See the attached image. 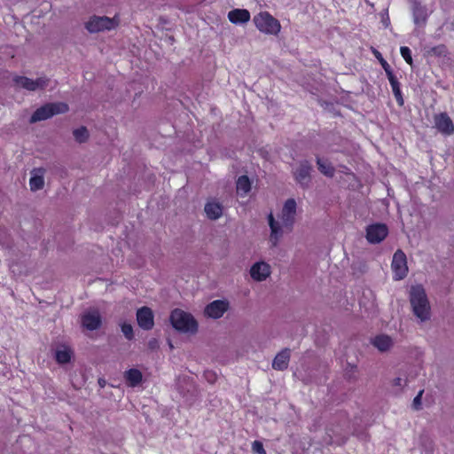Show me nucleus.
<instances>
[{"mask_svg": "<svg viewBox=\"0 0 454 454\" xmlns=\"http://www.w3.org/2000/svg\"><path fill=\"white\" fill-rule=\"evenodd\" d=\"M296 201L294 199H288L282 208L280 223L276 221L272 214L268 216L270 228V241L276 247L283 235V228L290 230L294 223L296 215Z\"/></svg>", "mask_w": 454, "mask_h": 454, "instance_id": "f257e3e1", "label": "nucleus"}, {"mask_svg": "<svg viewBox=\"0 0 454 454\" xmlns=\"http://www.w3.org/2000/svg\"><path fill=\"white\" fill-rule=\"evenodd\" d=\"M410 301L415 316L421 321L429 319L430 307L424 288L421 286H411Z\"/></svg>", "mask_w": 454, "mask_h": 454, "instance_id": "f03ea898", "label": "nucleus"}, {"mask_svg": "<svg viewBox=\"0 0 454 454\" xmlns=\"http://www.w3.org/2000/svg\"><path fill=\"white\" fill-rule=\"evenodd\" d=\"M170 322L176 330L182 333H194L198 328V324L193 317L179 309L172 311Z\"/></svg>", "mask_w": 454, "mask_h": 454, "instance_id": "7ed1b4c3", "label": "nucleus"}, {"mask_svg": "<svg viewBox=\"0 0 454 454\" xmlns=\"http://www.w3.org/2000/svg\"><path fill=\"white\" fill-rule=\"evenodd\" d=\"M253 22L256 28L265 35H276L281 29L279 21L268 12H261L254 15Z\"/></svg>", "mask_w": 454, "mask_h": 454, "instance_id": "20e7f679", "label": "nucleus"}, {"mask_svg": "<svg viewBox=\"0 0 454 454\" xmlns=\"http://www.w3.org/2000/svg\"><path fill=\"white\" fill-rule=\"evenodd\" d=\"M68 110V106L65 103H49L39 108L30 117V122L35 123L37 121L47 120L56 114H64Z\"/></svg>", "mask_w": 454, "mask_h": 454, "instance_id": "39448f33", "label": "nucleus"}, {"mask_svg": "<svg viewBox=\"0 0 454 454\" xmlns=\"http://www.w3.org/2000/svg\"><path fill=\"white\" fill-rule=\"evenodd\" d=\"M119 24V20L108 18L106 16H94L86 23V28L90 33H98L105 30L115 28Z\"/></svg>", "mask_w": 454, "mask_h": 454, "instance_id": "423d86ee", "label": "nucleus"}, {"mask_svg": "<svg viewBox=\"0 0 454 454\" xmlns=\"http://www.w3.org/2000/svg\"><path fill=\"white\" fill-rule=\"evenodd\" d=\"M13 81L18 87L28 91L42 90L49 84V79L45 76H41L35 80L26 76H17Z\"/></svg>", "mask_w": 454, "mask_h": 454, "instance_id": "0eeeda50", "label": "nucleus"}, {"mask_svg": "<svg viewBox=\"0 0 454 454\" xmlns=\"http://www.w3.org/2000/svg\"><path fill=\"white\" fill-rule=\"evenodd\" d=\"M393 278L395 280L403 279L408 273L407 259L402 250H397L394 255L391 263Z\"/></svg>", "mask_w": 454, "mask_h": 454, "instance_id": "6e6552de", "label": "nucleus"}, {"mask_svg": "<svg viewBox=\"0 0 454 454\" xmlns=\"http://www.w3.org/2000/svg\"><path fill=\"white\" fill-rule=\"evenodd\" d=\"M81 324L83 328L89 331L98 329L102 324L100 313L96 309L83 312L81 317Z\"/></svg>", "mask_w": 454, "mask_h": 454, "instance_id": "1a4fd4ad", "label": "nucleus"}, {"mask_svg": "<svg viewBox=\"0 0 454 454\" xmlns=\"http://www.w3.org/2000/svg\"><path fill=\"white\" fill-rule=\"evenodd\" d=\"M434 127L439 132L445 136L454 133V124L446 113L435 114L434 117Z\"/></svg>", "mask_w": 454, "mask_h": 454, "instance_id": "9d476101", "label": "nucleus"}, {"mask_svg": "<svg viewBox=\"0 0 454 454\" xmlns=\"http://www.w3.org/2000/svg\"><path fill=\"white\" fill-rule=\"evenodd\" d=\"M387 227L385 224H372L367 227L366 238L370 243L377 244L382 241L387 237Z\"/></svg>", "mask_w": 454, "mask_h": 454, "instance_id": "9b49d317", "label": "nucleus"}, {"mask_svg": "<svg viewBox=\"0 0 454 454\" xmlns=\"http://www.w3.org/2000/svg\"><path fill=\"white\" fill-rule=\"evenodd\" d=\"M229 302L223 300H215L205 308V314L214 319H218L228 310Z\"/></svg>", "mask_w": 454, "mask_h": 454, "instance_id": "f8f14e48", "label": "nucleus"}, {"mask_svg": "<svg viewBox=\"0 0 454 454\" xmlns=\"http://www.w3.org/2000/svg\"><path fill=\"white\" fill-rule=\"evenodd\" d=\"M137 321L144 330H151L154 325V317L153 310L148 307H142L137 311Z\"/></svg>", "mask_w": 454, "mask_h": 454, "instance_id": "ddd939ff", "label": "nucleus"}, {"mask_svg": "<svg viewBox=\"0 0 454 454\" xmlns=\"http://www.w3.org/2000/svg\"><path fill=\"white\" fill-rule=\"evenodd\" d=\"M250 275L255 281H263L270 275V266L265 262H255L250 269Z\"/></svg>", "mask_w": 454, "mask_h": 454, "instance_id": "4468645a", "label": "nucleus"}, {"mask_svg": "<svg viewBox=\"0 0 454 454\" xmlns=\"http://www.w3.org/2000/svg\"><path fill=\"white\" fill-rule=\"evenodd\" d=\"M310 170L311 166L307 160L301 162L297 169L294 171L295 180L301 185H307L310 181Z\"/></svg>", "mask_w": 454, "mask_h": 454, "instance_id": "2eb2a0df", "label": "nucleus"}, {"mask_svg": "<svg viewBox=\"0 0 454 454\" xmlns=\"http://www.w3.org/2000/svg\"><path fill=\"white\" fill-rule=\"evenodd\" d=\"M207 217L210 220H217L223 215V205L215 200H208L204 207Z\"/></svg>", "mask_w": 454, "mask_h": 454, "instance_id": "dca6fc26", "label": "nucleus"}, {"mask_svg": "<svg viewBox=\"0 0 454 454\" xmlns=\"http://www.w3.org/2000/svg\"><path fill=\"white\" fill-rule=\"evenodd\" d=\"M44 169L35 168L31 171V177L29 180L30 189L33 192L41 190L44 186Z\"/></svg>", "mask_w": 454, "mask_h": 454, "instance_id": "f3484780", "label": "nucleus"}, {"mask_svg": "<svg viewBox=\"0 0 454 454\" xmlns=\"http://www.w3.org/2000/svg\"><path fill=\"white\" fill-rule=\"evenodd\" d=\"M250 18V12L247 9H234L228 13V19L233 24H246Z\"/></svg>", "mask_w": 454, "mask_h": 454, "instance_id": "a211bd4d", "label": "nucleus"}, {"mask_svg": "<svg viewBox=\"0 0 454 454\" xmlns=\"http://www.w3.org/2000/svg\"><path fill=\"white\" fill-rule=\"evenodd\" d=\"M387 74V77L390 83L393 94L395 96V98L397 104L400 106H403L404 100H403V94L401 91L400 82H399L397 77L394 74L393 71H387V74Z\"/></svg>", "mask_w": 454, "mask_h": 454, "instance_id": "6ab92c4d", "label": "nucleus"}, {"mask_svg": "<svg viewBox=\"0 0 454 454\" xmlns=\"http://www.w3.org/2000/svg\"><path fill=\"white\" fill-rule=\"evenodd\" d=\"M290 360V349L285 348L275 356L272 367L275 370L283 371L287 368Z\"/></svg>", "mask_w": 454, "mask_h": 454, "instance_id": "aec40b11", "label": "nucleus"}, {"mask_svg": "<svg viewBox=\"0 0 454 454\" xmlns=\"http://www.w3.org/2000/svg\"><path fill=\"white\" fill-rule=\"evenodd\" d=\"M124 379L129 387H135L142 381V372L137 369H129L125 372Z\"/></svg>", "mask_w": 454, "mask_h": 454, "instance_id": "412c9836", "label": "nucleus"}, {"mask_svg": "<svg viewBox=\"0 0 454 454\" xmlns=\"http://www.w3.org/2000/svg\"><path fill=\"white\" fill-rule=\"evenodd\" d=\"M372 343L375 348H377L381 352L388 350L393 346L392 339L385 334L376 336L372 340Z\"/></svg>", "mask_w": 454, "mask_h": 454, "instance_id": "4be33fe9", "label": "nucleus"}, {"mask_svg": "<svg viewBox=\"0 0 454 454\" xmlns=\"http://www.w3.org/2000/svg\"><path fill=\"white\" fill-rule=\"evenodd\" d=\"M237 193L240 197H245L251 190V182L247 176H240L236 183Z\"/></svg>", "mask_w": 454, "mask_h": 454, "instance_id": "5701e85b", "label": "nucleus"}, {"mask_svg": "<svg viewBox=\"0 0 454 454\" xmlns=\"http://www.w3.org/2000/svg\"><path fill=\"white\" fill-rule=\"evenodd\" d=\"M317 164L319 171L323 175H325L328 177L333 176L334 172H335L334 168L332 166V164L327 160H324V159L317 157Z\"/></svg>", "mask_w": 454, "mask_h": 454, "instance_id": "b1692460", "label": "nucleus"}, {"mask_svg": "<svg viewBox=\"0 0 454 454\" xmlns=\"http://www.w3.org/2000/svg\"><path fill=\"white\" fill-rule=\"evenodd\" d=\"M72 351L67 347H62L56 350L55 358L59 364H67L71 360Z\"/></svg>", "mask_w": 454, "mask_h": 454, "instance_id": "393cba45", "label": "nucleus"}, {"mask_svg": "<svg viewBox=\"0 0 454 454\" xmlns=\"http://www.w3.org/2000/svg\"><path fill=\"white\" fill-rule=\"evenodd\" d=\"M427 11L420 5H415L413 8V19L416 25L424 24L427 20Z\"/></svg>", "mask_w": 454, "mask_h": 454, "instance_id": "a878e982", "label": "nucleus"}, {"mask_svg": "<svg viewBox=\"0 0 454 454\" xmlns=\"http://www.w3.org/2000/svg\"><path fill=\"white\" fill-rule=\"evenodd\" d=\"M73 135L78 143L85 142L89 137V132L85 127L75 129Z\"/></svg>", "mask_w": 454, "mask_h": 454, "instance_id": "bb28decb", "label": "nucleus"}, {"mask_svg": "<svg viewBox=\"0 0 454 454\" xmlns=\"http://www.w3.org/2000/svg\"><path fill=\"white\" fill-rule=\"evenodd\" d=\"M121 329L126 339L130 340L134 338L133 327L130 324L122 323L121 325Z\"/></svg>", "mask_w": 454, "mask_h": 454, "instance_id": "cd10ccee", "label": "nucleus"}, {"mask_svg": "<svg viewBox=\"0 0 454 454\" xmlns=\"http://www.w3.org/2000/svg\"><path fill=\"white\" fill-rule=\"evenodd\" d=\"M400 52H401L402 57L404 59V60L408 64L411 65L412 58H411V51L410 48H408L406 46H402L400 48Z\"/></svg>", "mask_w": 454, "mask_h": 454, "instance_id": "c85d7f7f", "label": "nucleus"}, {"mask_svg": "<svg viewBox=\"0 0 454 454\" xmlns=\"http://www.w3.org/2000/svg\"><path fill=\"white\" fill-rule=\"evenodd\" d=\"M374 55L380 60L386 74H387V71H392L389 64L382 58L381 54L379 51H374Z\"/></svg>", "mask_w": 454, "mask_h": 454, "instance_id": "c756f323", "label": "nucleus"}, {"mask_svg": "<svg viewBox=\"0 0 454 454\" xmlns=\"http://www.w3.org/2000/svg\"><path fill=\"white\" fill-rule=\"evenodd\" d=\"M252 450L254 452H255L257 454H265V450L263 448V445L259 441H254L252 443Z\"/></svg>", "mask_w": 454, "mask_h": 454, "instance_id": "7c9ffc66", "label": "nucleus"}, {"mask_svg": "<svg viewBox=\"0 0 454 454\" xmlns=\"http://www.w3.org/2000/svg\"><path fill=\"white\" fill-rule=\"evenodd\" d=\"M423 392H424L423 390H420L419 392V394L413 399L412 405H413L414 409H416V410L420 409L421 398H422Z\"/></svg>", "mask_w": 454, "mask_h": 454, "instance_id": "2f4dec72", "label": "nucleus"}, {"mask_svg": "<svg viewBox=\"0 0 454 454\" xmlns=\"http://www.w3.org/2000/svg\"><path fill=\"white\" fill-rule=\"evenodd\" d=\"M422 454H432L433 453V444L432 442L427 440L425 442V446L421 450Z\"/></svg>", "mask_w": 454, "mask_h": 454, "instance_id": "473e14b6", "label": "nucleus"}, {"mask_svg": "<svg viewBox=\"0 0 454 454\" xmlns=\"http://www.w3.org/2000/svg\"><path fill=\"white\" fill-rule=\"evenodd\" d=\"M394 385L396 387H403V386L406 385V380H404L401 377H397L394 380Z\"/></svg>", "mask_w": 454, "mask_h": 454, "instance_id": "72a5a7b5", "label": "nucleus"}, {"mask_svg": "<svg viewBox=\"0 0 454 454\" xmlns=\"http://www.w3.org/2000/svg\"><path fill=\"white\" fill-rule=\"evenodd\" d=\"M205 376H206L207 380L209 382H211V383H213V382L215 380V379H216L215 374V373H213V372H207L205 373Z\"/></svg>", "mask_w": 454, "mask_h": 454, "instance_id": "f704fd0d", "label": "nucleus"}, {"mask_svg": "<svg viewBox=\"0 0 454 454\" xmlns=\"http://www.w3.org/2000/svg\"><path fill=\"white\" fill-rule=\"evenodd\" d=\"M443 50H444V48L442 46H439L437 48L433 49V51L435 53H439V54H441L443 51Z\"/></svg>", "mask_w": 454, "mask_h": 454, "instance_id": "c9c22d12", "label": "nucleus"}, {"mask_svg": "<svg viewBox=\"0 0 454 454\" xmlns=\"http://www.w3.org/2000/svg\"><path fill=\"white\" fill-rule=\"evenodd\" d=\"M156 345H157V340H153L149 341V347L151 348H153Z\"/></svg>", "mask_w": 454, "mask_h": 454, "instance_id": "e433bc0d", "label": "nucleus"}]
</instances>
